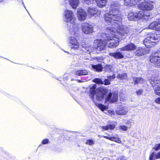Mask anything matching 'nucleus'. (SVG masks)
Instances as JSON below:
<instances>
[{
  "label": "nucleus",
  "instance_id": "nucleus-1",
  "mask_svg": "<svg viewBox=\"0 0 160 160\" xmlns=\"http://www.w3.org/2000/svg\"><path fill=\"white\" fill-rule=\"evenodd\" d=\"M119 5L116 2H114L112 3L109 8V11L108 13L104 15V20L108 25H112L116 26L118 29L116 31V34L118 36L112 35L111 38H110L109 40L107 42L108 46L109 48H113L117 47L119 44L118 38L120 36L121 38H124L123 36H125L128 32V30L127 27L123 26L121 21L122 17L120 12L119 9Z\"/></svg>",
  "mask_w": 160,
  "mask_h": 160
},
{
  "label": "nucleus",
  "instance_id": "nucleus-2",
  "mask_svg": "<svg viewBox=\"0 0 160 160\" xmlns=\"http://www.w3.org/2000/svg\"><path fill=\"white\" fill-rule=\"evenodd\" d=\"M146 12L144 11H140L138 13L130 12L128 16V20L136 21L138 19H141L142 21L148 20L149 14H145Z\"/></svg>",
  "mask_w": 160,
  "mask_h": 160
},
{
  "label": "nucleus",
  "instance_id": "nucleus-3",
  "mask_svg": "<svg viewBox=\"0 0 160 160\" xmlns=\"http://www.w3.org/2000/svg\"><path fill=\"white\" fill-rule=\"evenodd\" d=\"M159 38V35L152 32L149 33L144 40L143 43L146 47H152L157 42Z\"/></svg>",
  "mask_w": 160,
  "mask_h": 160
},
{
  "label": "nucleus",
  "instance_id": "nucleus-4",
  "mask_svg": "<svg viewBox=\"0 0 160 160\" xmlns=\"http://www.w3.org/2000/svg\"><path fill=\"white\" fill-rule=\"evenodd\" d=\"M105 24L106 25H108L109 26L107 27L106 28V30L107 33H102L101 34V36L104 39L103 40L107 42L109 40V39L110 38H111V36L112 35H114L116 36H118V35H117L116 31H117V30L118 29L117 28V25H116V26H112V25H108L106 23V22Z\"/></svg>",
  "mask_w": 160,
  "mask_h": 160
},
{
  "label": "nucleus",
  "instance_id": "nucleus-5",
  "mask_svg": "<svg viewBox=\"0 0 160 160\" xmlns=\"http://www.w3.org/2000/svg\"><path fill=\"white\" fill-rule=\"evenodd\" d=\"M63 21L66 22H70L73 23L76 21V19L73 12L70 10H65L63 14Z\"/></svg>",
  "mask_w": 160,
  "mask_h": 160
},
{
  "label": "nucleus",
  "instance_id": "nucleus-6",
  "mask_svg": "<svg viewBox=\"0 0 160 160\" xmlns=\"http://www.w3.org/2000/svg\"><path fill=\"white\" fill-rule=\"evenodd\" d=\"M144 2L138 5V6L140 9L142 10V11L146 12L145 14L148 13L149 14V18L150 16L149 14L144 11L150 10L153 8V6L151 3H153L154 2L151 0H144Z\"/></svg>",
  "mask_w": 160,
  "mask_h": 160
},
{
  "label": "nucleus",
  "instance_id": "nucleus-7",
  "mask_svg": "<svg viewBox=\"0 0 160 160\" xmlns=\"http://www.w3.org/2000/svg\"><path fill=\"white\" fill-rule=\"evenodd\" d=\"M150 62L156 67L160 68V51L154 52L149 58Z\"/></svg>",
  "mask_w": 160,
  "mask_h": 160
},
{
  "label": "nucleus",
  "instance_id": "nucleus-8",
  "mask_svg": "<svg viewBox=\"0 0 160 160\" xmlns=\"http://www.w3.org/2000/svg\"><path fill=\"white\" fill-rule=\"evenodd\" d=\"M82 32L85 34H91L93 32V25L88 22H83L81 25Z\"/></svg>",
  "mask_w": 160,
  "mask_h": 160
},
{
  "label": "nucleus",
  "instance_id": "nucleus-9",
  "mask_svg": "<svg viewBox=\"0 0 160 160\" xmlns=\"http://www.w3.org/2000/svg\"><path fill=\"white\" fill-rule=\"evenodd\" d=\"M108 92V90L107 88L102 87L99 88L95 95V98H94L95 102H96V100L99 101L102 100L106 96Z\"/></svg>",
  "mask_w": 160,
  "mask_h": 160
},
{
  "label": "nucleus",
  "instance_id": "nucleus-10",
  "mask_svg": "<svg viewBox=\"0 0 160 160\" xmlns=\"http://www.w3.org/2000/svg\"><path fill=\"white\" fill-rule=\"evenodd\" d=\"M94 43L95 47V50L97 49L98 51H102L105 49L107 42L101 39H97L94 41Z\"/></svg>",
  "mask_w": 160,
  "mask_h": 160
},
{
  "label": "nucleus",
  "instance_id": "nucleus-11",
  "mask_svg": "<svg viewBox=\"0 0 160 160\" xmlns=\"http://www.w3.org/2000/svg\"><path fill=\"white\" fill-rule=\"evenodd\" d=\"M68 42L72 50L77 51L79 49V44L75 37L72 36L69 37Z\"/></svg>",
  "mask_w": 160,
  "mask_h": 160
},
{
  "label": "nucleus",
  "instance_id": "nucleus-12",
  "mask_svg": "<svg viewBox=\"0 0 160 160\" xmlns=\"http://www.w3.org/2000/svg\"><path fill=\"white\" fill-rule=\"evenodd\" d=\"M79 24L76 21L73 23H71L69 26V33L71 35H75L79 32Z\"/></svg>",
  "mask_w": 160,
  "mask_h": 160
},
{
  "label": "nucleus",
  "instance_id": "nucleus-13",
  "mask_svg": "<svg viewBox=\"0 0 160 160\" xmlns=\"http://www.w3.org/2000/svg\"><path fill=\"white\" fill-rule=\"evenodd\" d=\"M77 16L78 19L81 21L85 20L87 18L85 11L81 8H79L77 11Z\"/></svg>",
  "mask_w": 160,
  "mask_h": 160
},
{
  "label": "nucleus",
  "instance_id": "nucleus-14",
  "mask_svg": "<svg viewBox=\"0 0 160 160\" xmlns=\"http://www.w3.org/2000/svg\"><path fill=\"white\" fill-rule=\"evenodd\" d=\"M136 48V46L132 43H130L127 45L119 48L120 51H131L135 49Z\"/></svg>",
  "mask_w": 160,
  "mask_h": 160
},
{
  "label": "nucleus",
  "instance_id": "nucleus-15",
  "mask_svg": "<svg viewBox=\"0 0 160 160\" xmlns=\"http://www.w3.org/2000/svg\"><path fill=\"white\" fill-rule=\"evenodd\" d=\"M88 14L91 16H98L100 15V11L98 10L96 8L90 7L88 8Z\"/></svg>",
  "mask_w": 160,
  "mask_h": 160
},
{
  "label": "nucleus",
  "instance_id": "nucleus-16",
  "mask_svg": "<svg viewBox=\"0 0 160 160\" xmlns=\"http://www.w3.org/2000/svg\"><path fill=\"white\" fill-rule=\"evenodd\" d=\"M148 28L160 31V19L158 21L151 23L148 27Z\"/></svg>",
  "mask_w": 160,
  "mask_h": 160
},
{
  "label": "nucleus",
  "instance_id": "nucleus-17",
  "mask_svg": "<svg viewBox=\"0 0 160 160\" xmlns=\"http://www.w3.org/2000/svg\"><path fill=\"white\" fill-rule=\"evenodd\" d=\"M105 99L106 101H108L109 102H117L118 100V94L116 93L112 94L111 93H109Z\"/></svg>",
  "mask_w": 160,
  "mask_h": 160
},
{
  "label": "nucleus",
  "instance_id": "nucleus-18",
  "mask_svg": "<svg viewBox=\"0 0 160 160\" xmlns=\"http://www.w3.org/2000/svg\"><path fill=\"white\" fill-rule=\"evenodd\" d=\"M128 112V108L126 107H123L118 108L116 110V114L119 115H124Z\"/></svg>",
  "mask_w": 160,
  "mask_h": 160
},
{
  "label": "nucleus",
  "instance_id": "nucleus-19",
  "mask_svg": "<svg viewBox=\"0 0 160 160\" xmlns=\"http://www.w3.org/2000/svg\"><path fill=\"white\" fill-rule=\"evenodd\" d=\"M97 85L94 84L90 88V97L92 98L93 102H95L94 99V96L97 91L96 90Z\"/></svg>",
  "mask_w": 160,
  "mask_h": 160
},
{
  "label": "nucleus",
  "instance_id": "nucleus-20",
  "mask_svg": "<svg viewBox=\"0 0 160 160\" xmlns=\"http://www.w3.org/2000/svg\"><path fill=\"white\" fill-rule=\"evenodd\" d=\"M146 51L145 49L141 47L138 48L135 52L136 56L139 57L142 56L146 53Z\"/></svg>",
  "mask_w": 160,
  "mask_h": 160
},
{
  "label": "nucleus",
  "instance_id": "nucleus-21",
  "mask_svg": "<svg viewBox=\"0 0 160 160\" xmlns=\"http://www.w3.org/2000/svg\"><path fill=\"white\" fill-rule=\"evenodd\" d=\"M109 55L110 56L113 57L114 58L117 59H120L124 57L123 55L120 52H110L109 53Z\"/></svg>",
  "mask_w": 160,
  "mask_h": 160
},
{
  "label": "nucleus",
  "instance_id": "nucleus-22",
  "mask_svg": "<svg viewBox=\"0 0 160 160\" xmlns=\"http://www.w3.org/2000/svg\"><path fill=\"white\" fill-rule=\"evenodd\" d=\"M69 3L73 9H76L78 6L79 3V0H69Z\"/></svg>",
  "mask_w": 160,
  "mask_h": 160
},
{
  "label": "nucleus",
  "instance_id": "nucleus-23",
  "mask_svg": "<svg viewBox=\"0 0 160 160\" xmlns=\"http://www.w3.org/2000/svg\"><path fill=\"white\" fill-rule=\"evenodd\" d=\"M149 81L153 87H160V80L156 79L153 80L151 79Z\"/></svg>",
  "mask_w": 160,
  "mask_h": 160
},
{
  "label": "nucleus",
  "instance_id": "nucleus-24",
  "mask_svg": "<svg viewBox=\"0 0 160 160\" xmlns=\"http://www.w3.org/2000/svg\"><path fill=\"white\" fill-rule=\"evenodd\" d=\"M74 73L76 75L80 76L87 75L88 74V72L86 70H80L75 71Z\"/></svg>",
  "mask_w": 160,
  "mask_h": 160
},
{
  "label": "nucleus",
  "instance_id": "nucleus-25",
  "mask_svg": "<svg viewBox=\"0 0 160 160\" xmlns=\"http://www.w3.org/2000/svg\"><path fill=\"white\" fill-rule=\"evenodd\" d=\"M82 46L84 49L87 51V52L88 53L94 52L95 51L94 48L92 46L85 45L84 46L82 45Z\"/></svg>",
  "mask_w": 160,
  "mask_h": 160
},
{
  "label": "nucleus",
  "instance_id": "nucleus-26",
  "mask_svg": "<svg viewBox=\"0 0 160 160\" xmlns=\"http://www.w3.org/2000/svg\"><path fill=\"white\" fill-rule=\"evenodd\" d=\"M97 5L100 8H102L105 6L107 2V0H95Z\"/></svg>",
  "mask_w": 160,
  "mask_h": 160
},
{
  "label": "nucleus",
  "instance_id": "nucleus-27",
  "mask_svg": "<svg viewBox=\"0 0 160 160\" xmlns=\"http://www.w3.org/2000/svg\"><path fill=\"white\" fill-rule=\"evenodd\" d=\"M92 69L97 72H101L102 70V66L100 64L96 65H92Z\"/></svg>",
  "mask_w": 160,
  "mask_h": 160
},
{
  "label": "nucleus",
  "instance_id": "nucleus-28",
  "mask_svg": "<svg viewBox=\"0 0 160 160\" xmlns=\"http://www.w3.org/2000/svg\"><path fill=\"white\" fill-rule=\"evenodd\" d=\"M117 77L118 79L121 80H125L127 78V74L125 73L118 74Z\"/></svg>",
  "mask_w": 160,
  "mask_h": 160
},
{
  "label": "nucleus",
  "instance_id": "nucleus-29",
  "mask_svg": "<svg viewBox=\"0 0 160 160\" xmlns=\"http://www.w3.org/2000/svg\"><path fill=\"white\" fill-rule=\"evenodd\" d=\"M115 127L114 124H108L106 126H103L102 127V128L103 129L107 130L109 129H113Z\"/></svg>",
  "mask_w": 160,
  "mask_h": 160
},
{
  "label": "nucleus",
  "instance_id": "nucleus-30",
  "mask_svg": "<svg viewBox=\"0 0 160 160\" xmlns=\"http://www.w3.org/2000/svg\"><path fill=\"white\" fill-rule=\"evenodd\" d=\"M133 79L134 83L135 84L142 83L144 82V80L141 77L134 78Z\"/></svg>",
  "mask_w": 160,
  "mask_h": 160
},
{
  "label": "nucleus",
  "instance_id": "nucleus-31",
  "mask_svg": "<svg viewBox=\"0 0 160 160\" xmlns=\"http://www.w3.org/2000/svg\"><path fill=\"white\" fill-rule=\"evenodd\" d=\"M122 122L126 124L129 125L128 126L129 128H130L132 125V122H131L129 120L123 119L122 120Z\"/></svg>",
  "mask_w": 160,
  "mask_h": 160
},
{
  "label": "nucleus",
  "instance_id": "nucleus-32",
  "mask_svg": "<svg viewBox=\"0 0 160 160\" xmlns=\"http://www.w3.org/2000/svg\"><path fill=\"white\" fill-rule=\"evenodd\" d=\"M131 0H124V5L127 6H131L133 5L132 2H131Z\"/></svg>",
  "mask_w": 160,
  "mask_h": 160
},
{
  "label": "nucleus",
  "instance_id": "nucleus-33",
  "mask_svg": "<svg viewBox=\"0 0 160 160\" xmlns=\"http://www.w3.org/2000/svg\"><path fill=\"white\" fill-rule=\"evenodd\" d=\"M93 81L97 84H103V82L102 81L101 79L99 78H96L93 80Z\"/></svg>",
  "mask_w": 160,
  "mask_h": 160
},
{
  "label": "nucleus",
  "instance_id": "nucleus-34",
  "mask_svg": "<svg viewBox=\"0 0 160 160\" xmlns=\"http://www.w3.org/2000/svg\"><path fill=\"white\" fill-rule=\"evenodd\" d=\"M128 128V127L125 125H120L119 126V128L123 131H127Z\"/></svg>",
  "mask_w": 160,
  "mask_h": 160
},
{
  "label": "nucleus",
  "instance_id": "nucleus-35",
  "mask_svg": "<svg viewBox=\"0 0 160 160\" xmlns=\"http://www.w3.org/2000/svg\"><path fill=\"white\" fill-rule=\"evenodd\" d=\"M154 92L157 95L160 96V87H156L154 89Z\"/></svg>",
  "mask_w": 160,
  "mask_h": 160
},
{
  "label": "nucleus",
  "instance_id": "nucleus-36",
  "mask_svg": "<svg viewBox=\"0 0 160 160\" xmlns=\"http://www.w3.org/2000/svg\"><path fill=\"white\" fill-rule=\"evenodd\" d=\"M96 105L102 111H103L105 109V107L104 105L100 104H96Z\"/></svg>",
  "mask_w": 160,
  "mask_h": 160
},
{
  "label": "nucleus",
  "instance_id": "nucleus-37",
  "mask_svg": "<svg viewBox=\"0 0 160 160\" xmlns=\"http://www.w3.org/2000/svg\"><path fill=\"white\" fill-rule=\"evenodd\" d=\"M95 141L92 139L88 140L86 142V144L89 145H92L94 144Z\"/></svg>",
  "mask_w": 160,
  "mask_h": 160
},
{
  "label": "nucleus",
  "instance_id": "nucleus-38",
  "mask_svg": "<svg viewBox=\"0 0 160 160\" xmlns=\"http://www.w3.org/2000/svg\"><path fill=\"white\" fill-rule=\"evenodd\" d=\"M115 78V75L113 74L112 76H109L107 77V78L110 81H113Z\"/></svg>",
  "mask_w": 160,
  "mask_h": 160
},
{
  "label": "nucleus",
  "instance_id": "nucleus-39",
  "mask_svg": "<svg viewBox=\"0 0 160 160\" xmlns=\"http://www.w3.org/2000/svg\"><path fill=\"white\" fill-rule=\"evenodd\" d=\"M103 82V84L105 85H109L110 84V82L108 79H106Z\"/></svg>",
  "mask_w": 160,
  "mask_h": 160
},
{
  "label": "nucleus",
  "instance_id": "nucleus-40",
  "mask_svg": "<svg viewBox=\"0 0 160 160\" xmlns=\"http://www.w3.org/2000/svg\"><path fill=\"white\" fill-rule=\"evenodd\" d=\"M116 136H115V138L113 139V140H114V141H115L118 143H121V140L119 138H117V137L118 136V135H116Z\"/></svg>",
  "mask_w": 160,
  "mask_h": 160
},
{
  "label": "nucleus",
  "instance_id": "nucleus-41",
  "mask_svg": "<svg viewBox=\"0 0 160 160\" xmlns=\"http://www.w3.org/2000/svg\"><path fill=\"white\" fill-rule=\"evenodd\" d=\"M102 137H104L105 138L109 139V140H110L111 141H114V140H113V139L115 138V137H109L108 136H103Z\"/></svg>",
  "mask_w": 160,
  "mask_h": 160
},
{
  "label": "nucleus",
  "instance_id": "nucleus-42",
  "mask_svg": "<svg viewBox=\"0 0 160 160\" xmlns=\"http://www.w3.org/2000/svg\"><path fill=\"white\" fill-rule=\"evenodd\" d=\"M49 140L47 139H43L42 142V143L43 144H48L49 142Z\"/></svg>",
  "mask_w": 160,
  "mask_h": 160
},
{
  "label": "nucleus",
  "instance_id": "nucleus-43",
  "mask_svg": "<svg viewBox=\"0 0 160 160\" xmlns=\"http://www.w3.org/2000/svg\"><path fill=\"white\" fill-rule=\"evenodd\" d=\"M153 148L156 150H158L160 149V143L156 145Z\"/></svg>",
  "mask_w": 160,
  "mask_h": 160
},
{
  "label": "nucleus",
  "instance_id": "nucleus-44",
  "mask_svg": "<svg viewBox=\"0 0 160 160\" xmlns=\"http://www.w3.org/2000/svg\"><path fill=\"white\" fill-rule=\"evenodd\" d=\"M131 2H132L133 5H135L140 2V0H131Z\"/></svg>",
  "mask_w": 160,
  "mask_h": 160
},
{
  "label": "nucleus",
  "instance_id": "nucleus-45",
  "mask_svg": "<svg viewBox=\"0 0 160 160\" xmlns=\"http://www.w3.org/2000/svg\"><path fill=\"white\" fill-rule=\"evenodd\" d=\"M142 92L143 91L142 89H140L137 91V93L138 96L141 95Z\"/></svg>",
  "mask_w": 160,
  "mask_h": 160
},
{
  "label": "nucleus",
  "instance_id": "nucleus-46",
  "mask_svg": "<svg viewBox=\"0 0 160 160\" xmlns=\"http://www.w3.org/2000/svg\"><path fill=\"white\" fill-rule=\"evenodd\" d=\"M155 102L157 104H160V98H156L155 100Z\"/></svg>",
  "mask_w": 160,
  "mask_h": 160
},
{
  "label": "nucleus",
  "instance_id": "nucleus-47",
  "mask_svg": "<svg viewBox=\"0 0 160 160\" xmlns=\"http://www.w3.org/2000/svg\"><path fill=\"white\" fill-rule=\"evenodd\" d=\"M155 158L157 159L160 158V152L156 154Z\"/></svg>",
  "mask_w": 160,
  "mask_h": 160
},
{
  "label": "nucleus",
  "instance_id": "nucleus-48",
  "mask_svg": "<svg viewBox=\"0 0 160 160\" xmlns=\"http://www.w3.org/2000/svg\"><path fill=\"white\" fill-rule=\"evenodd\" d=\"M154 155L153 154H152L151 155H150L149 157L150 160H152L153 158L154 157Z\"/></svg>",
  "mask_w": 160,
  "mask_h": 160
},
{
  "label": "nucleus",
  "instance_id": "nucleus-49",
  "mask_svg": "<svg viewBox=\"0 0 160 160\" xmlns=\"http://www.w3.org/2000/svg\"><path fill=\"white\" fill-rule=\"evenodd\" d=\"M123 158L125 159V157H122L121 158H118L117 160H122V159Z\"/></svg>",
  "mask_w": 160,
  "mask_h": 160
},
{
  "label": "nucleus",
  "instance_id": "nucleus-50",
  "mask_svg": "<svg viewBox=\"0 0 160 160\" xmlns=\"http://www.w3.org/2000/svg\"><path fill=\"white\" fill-rule=\"evenodd\" d=\"M22 4H23V6H24V8L25 9H26V7H25V5H24V2H22Z\"/></svg>",
  "mask_w": 160,
  "mask_h": 160
},
{
  "label": "nucleus",
  "instance_id": "nucleus-51",
  "mask_svg": "<svg viewBox=\"0 0 160 160\" xmlns=\"http://www.w3.org/2000/svg\"><path fill=\"white\" fill-rule=\"evenodd\" d=\"M64 51L65 52H66L68 54H70V53L69 52H67V51Z\"/></svg>",
  "mask_w": 160,
  "mask_h": 160
},
{
  "label": "nucleus",
  "instance_id": "nucleus-52",
  "mask_svg": "<svg viewBox=\"0 0 160 160\" xmlns=\"http://www.w3.org/2000/svg\"><path fill=\"white\" fill-rule=\"evenodd\" d=\"M78 82H82V81H81L80 80H78Z\"/></svg>",
  "mask_w": 160,
  "mask_h": 160
},
{
  "label": "nucleus",
  "instance_id": "nucleus-53",
  "mask_svg": "<svg viewBox=\"0 0 160 160\" xmlns=\"http://www.w3.org/2000/svg\"><path fill=\"white\" fill-rule=\"evenodd\" d=\"M103 136H100V135L99 136V137H101H101H102Z\"/></svg>",
  "mask_w": 160,
  "mask_h": 160
},
{
  "label": "nucleus",
  "instance_id": "nucleus-54",
  "mask_svg": "<svg viewBox=\"0 0 160 160\" xmlns=\"http://www.w3.org/2000/svg\"><path fill=\"white\" fill-rule=\"evenodd\" d=\"M122 160H126V158H125V159L123 158L122 159Z\"/></svg>",
  "mask_w": 160,
  "mask_h": 160
},
{
  "label": "nucleus",
  "instance_id": "nucleus-55",
  "mask_svg": "<svg viewBox=\"0 0 160 160\" xmlns=\"http://www.w3.org/2000/svg\"><path fill=\"white\" fill-rule=\"evenodd\" d=\"M3 0H0V2L2 1Z\"/></svg>",
  "mask_w": 160,
  "mask_h": 160
},
{
  "label": "nucleus",
  "instance_id": "nucleus-56",
  "mask_svg": "<svg viewBox=\"0 0 160 160\" xmlns=\"http://www.w3.org/2000/svg\"><path fill=\"white\" fill-rule=\"evenodd\" d=\"M26 10L28 12V10H27V9H26ZM29 14L30 15V14Z\"/></svg>",
  "mask_w": 160,
  "mask_h": 160
},
{
  "label": "nucleus",
  "instance_id": "nucleus-57",
  "mask_svg": "<svg viewBox=\"0 0 160 160\" xmlns=\"http://www.w3.org/2000/svg\"><path fill=\"white\" fill-rule=\"evenodd\" d=\"M83 51H84L85 52H86V51H85V50H84V49H83Z\"/></svg>",
  "mask_w": 160,
  "mask_h": 160
},
{
  "label": "nucleus",
  "instance_id": "nucleus-58",
  "mask_svg": "<svg viewBox=\"0 0 160 160\" xmlns=\"http://www.w3.org/2000/svg\"><path fill=\"white\" fill-rule=\"evenodd\" d=\"M22 1V0H21Z\"/></svg>",
  "mask_w": 160,
  "mask_h": 160
}]
</instances>
